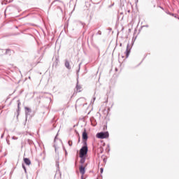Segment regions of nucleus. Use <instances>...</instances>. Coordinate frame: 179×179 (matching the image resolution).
<instances>
[{
	"label": "nucleus",
	"instance_id": "5",
	"mask_svg": "<svg viewBox=\"0 0 179 179\" xmlns=\"http://www.w3.org/2000/svg\"><path fill=\"white\" fill-rule=\"evenodd\" d=\"M87 132H86V129L84 130V131L83 132V139L84 141H87Z\"/></svg>",
	"mask_w": 179,
	"mask_h": 179
},
{
	"label": "nucleus",
	"instance_id": "3",
	"mask_svg": "<svg viewBox=\"0 0 179 179\" xmlns=\"http://www.w3.org/2000/svg\"><path fill=\"white\" fill-rule=\"evenodd\" d=\"M80 173L82 176H85V173H86L85 167L83 166H80L79 167Z\"/></svg>",
	"mask_w": 179,
	"mask_h": 179
},
{
	"label": "nucleus",
	"instance_id": "13",
	"mask_svg": "<svg viewBox=\"0 0 179 179\" xmlns=\"http://www.w3.org/2000/svg\"><path fill=\"white\" fill-rule=\"evenodd\" d=\"M22 166H23V169H24V170H26V168L24 166V165Z\"/></svg>",
	"mask_w": 179,
	"mask_h": 179
},
{
	"label": "nucleus",
	"instance_id": "10",
	"mask_svg": "<svg viewBox=\"0 0 179 179\" xmlns=\"http://www.w3.org/2000/svg\"><path fill=\"white\" fill-rule=\"evenodd\" d=\"M80 163L82 164L85 163V159L82 158V159L80 160Z\"/></svg>",
	"mask_w": 179,
	"mask_h": 179
},
{
	"label": "nucleus",
	"instance_id": "9",
	"mask_svg": "<svg viewBox=\"0 0 179 179\" xmlns=\"http://www.w3.org/2000/svg\"><path fill=\"white\" fill-rule=\"evenodd\" d=\"M25 110H27V111H28V113H30V111H31L30 108L26 107Z\"/></svg>",
	"mask_w": 179,
	"mask_h": 179
},
{
	"label": "nucleus",
	"instance_id": "6",
	"mask_svg": "<svg viewBox=\"0 0 179 179\" xmlns=\"http://www.w3.org/2000/svg\"><path fill=\"white\" fill-rule=\"evenodd\" d=\"M24 162L27 166H30L31 164V162L28 158H24Z\"/></svg>",
	"mask_w": 179,
	"mask_h": 179
},
{
	"label": "nucleus",
	"instance_id": "4",
	"mask_svg": "<svg viewBox=\"0 0 179 179\" xmlns=\"http://www.w3.org/2000/svg\"><path fill=\"white\" fill-rule=\"evenodd\" d=\"M129 54H131V49L129 48V45H127L126 50V58L129 57Z\"/></svg>",
	"mask_w": 179,
	"mask_h": 179
},
{
	"label": "nucleus",
	"instance_id": "8",
	"mask_svg": "<svg viewBox=\"0 0 179 179\" xmlns=\"http://www.w3.org/2000/svg\"><path fill=\"white\" fill-rule=\"evenodd\" d=\"M20 101H17V107H18V110H20Z\"/></svg>",
	"mask_w": 179,
	"mask_h": 179
},
{
	"label": "nucleus",
	"instance_id": "12",
	"mask_svg": "<svg viewBox=\"0 0 179 179\" xmlns=\"http://www.w3.org/2000/svg\"><path fill=\"white\" fill-rule=\"evenodd\" d=\"M81 178H82V179H84V176H83V175H82Z\"/></svg>",
	"mask_w": 179,
	"mask_h": 179
},
{
	"label": "nucleus",
	"instance_id": "1",
	"mask_svg": "<svg viewBox=\"0 0 179 179\" xmlns=\"http://www.w3.org/2000/svg\"><path fill=\"white\" fill-rule=\"evenodd\" d=\"M88 150L89 149L87 148V145L85 143V145L83 146L80 150L79 157H80V159H83L84 157H85L87 155Z\"/></svg>",
	"mask_w": 179,
	"mask_h": 179
},
{
	"label": "nucleus",
	"instance_id": "2",
	"mask_svg": "<svg viewBox=\"0 0 179 179\" xmlns=\"http://www.w3.org/2000/svg\"><path fill=\"white\" fill-rule=\"evenodd\" d=\"M96 138L99 139H105L106 138H108V132H100L96 134Z\"/></svg>",
	"mask_w": 179,
	"mask_h": 179
},
{
	"label": "nucleus",
	"instance_id": "11",
	"mask_svg": "<svg viewBox=\"0 0 179 179\" xmlns=\"http://www.w3.org/2000/svg\"><path fill=\"white\" fill-rule=\"evenodd\" d=\"M100 171H101V173H103V168L100 169Z\"/></svg>",
	"mask_w": 179,
	"mask_h": 179
},
{
	"label": "nucleus",
	"instance_id": "7",
	"mask_svg": "<svg viewBox=\"0 0 179 179\" xmlns=\"http://www.w3.org/2000/svg\"><path fill=\"white\" fill-rule=\"evenodd\" d=\"M65 66L67 68V69H71V65L69 64V62L68 60H66L65 62Z\"/></svg>",
	"mask_w": 179,
	"mask_h": 179
}]
</instances>
